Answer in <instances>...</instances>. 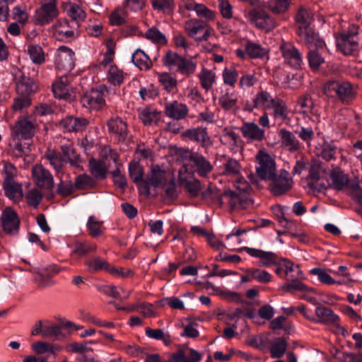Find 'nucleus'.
<instances>
[{
    "label": "nucleus",
    "instance_id": "46",
    "mask_svg": "<svg viewBox=\"0 0 362 362\" xmlns=\"http://www.w3.org/2000/svg\"><path fill=\"white\" fill-rule=\"evenodd\" d=\"M86 226L89 235L93 238L101 236L105 230L103 221H100L94 216L88 217Z\"/></svg>",
    "mask_w": 362,
    "mask_h": 362
},
{
    "label": "nucleus",
    "instance_id": "61",
    "mask_svg": "<svg viewBox=\"0 0 362 362\" xmlns=\"http://www.w3.org/2000/svg\"><path fill=\"white\" fill-rule=\"evenodd\" d=\"M145 37L148 40L156 44L163 45L167 43L165 36L156 28H151L148 29L145 33Z\"/></svg>",
    "mask_w": 362,
    "mask_h": 362
},
{
    "label": "nucleus",
    "instance_id": "21",
    "mask_svg": "<svg viewBox=\"0 0 362 362\" xmlns=\"http://www.w3.org/2000/svg\"><path fill=\"white\" fill-rule=\"evenodd\" d=\"M63 158L71 166H77L81 162L80 156L76 153L74 142L66 138L61 139L59 151Z\"/></svg>",
    "mask_w": 362,
    "mask_h": 362
},
{
    "label": "nucleus",
    "instance_id": "48",
    "mask_svg": "<svg viewBox=\"0 0 362 362\" xmlns=\"http://www.w3.org/2000/svg\"><path fill=\"white\" fill-rule=\"evenodd\" d=\"M89 170L91 174L98 178H105L107 173V166L103 160L90 158L89 160Z\"/></svg>",
    "mask_w": 362,
    "mask_h": 362
},
{
    "label": "nucleus",
    "instance_id": "62",
    "mask_svg": "<svg viewBox=\"0 0 362 362\" xmlns=\"http://www.w3.org/2000/svg\"><path fill=\"white\" fill-rule=\"evenodd\" d=\"M159 81L168 92L172 91L177 86V79L169 73H162L159 75Z\"/></svg>",
    "mask_w": 362,
    "mask_h": 362
},
{
    "label": "nucleus",
    "instance_id": "24",
    "mask_svg": "<svg viewBox=\"0 0 362 362\" xmlns=\"http://www.w3.org/2000/svg\"><path fill=\"white\" fill-rule=\"evenodd\" d=\"M184 135L189 140L199 144L202 147L207 148L212 145V141L207 132L206 128L197 127L188 129L184 132Z\"/></svg>",
    "mask_w": 362,
    "mask_h": 362
},
{
    "label": "nucleus",
    "instance_id": "52",
    "mask_svg": "<svg viewBox=\"0 0 362 362\" xmlns=\"http://www.w3.org/2000/svg\"><path fill=\"white\" fill-rule=\"evenodd\" d=\"M288 343L284 338H277L270 348L271 356L274 358L282 357L286 351Z\"/></svg>",
    "mask_w": 362,
    "mask_h": 362
},
{
    "label": "nucleus",
    "instance_id": "17",
    "mask_svg": "<svg viewBox=\"0 0 362 362\" xmlns=\"http://www.w3.org/2000/svg\"><path fill=\"white\" fill-rule=\"evenodd\" d=\"M81 102L86 108L99 110L105 106L104 92L102 90L92 89L90 92L84 94Z\"/></svg>",
    "mask_w": 362,
    "mask_h": 362
},
{
    "label": "nucleus",
    "instance_id": "50",
    "mask_svg": "<svg viewBox=\"0 0 362 362\" xmlns=\"http://www.w3.org/2000/svg\"><path fill=\"white\" fill-rule=\"evenodd\" d=\"M96 186L95 180L87 174L78 175L74 181V187L79 190L93 189Z\"/></svg>",
    "mask_w": 362,
    "mask_h": 362
},
{
    "label": "nucleus",
    "instance_id": "7",
    "mask_svg": "<svg viewBox=\"0 0 362 362\" xmlns=\"http://www.w3.org/2000/svg\"><path fill=\"white\" fill-rule=\"evenodd\" d=\"M185 29L189 37H194L198 42L207 41L212 30L205 22L197 18L187 21Z\"/></svg>",
    "mask_w": 362,
    "mask_h": 362
},
{
    "label": "nucleus",
    "instance_id": "20",
    "mask_svg": "<svg viewBox=\"0 0 362 362\" xmlns=\"http://www.w3.org/2000/svg\"><path fill=\"white\" fill-rule=\"evenodd\" d=\"M164 112L170 119L181 120L188 115L189 108L185 103L175 100L165 103Z\"/></svg>",
    "mask_w": 362,
    "mask_h": 362
},
{
    "label": "nucleus",
    "instance_id": "15",
    "mask_svg": "<svg viewBox=\"0 0 362 362\" xmlns=\"http://www.w3.org/2000/svg\"><path fill=\"white\" fill-rule=\"evenodd\" d=\"M16 89L22 96H29L38 90V86L35 81L18 71L15 76Z\"/></svg>",
    "mask_w": 362,
    "mask_h": 362
},
{
    "label": "nucleus",
    "instance_id": "49",
    "mask_svg": "<svg viewBox=\"0 0 362 362\" xmlns=\"http://www.w3.org/2000/svg\"><path fill=\"white\" fill-rule=\"evenodd\" d=\"M269 109L273 110V116L274 118L285 120L288 117V110L286 103L281 98H276V100L270 105Z\"/></svg>",
    "mask_w": 362,
    "mask_h": 362
},
{
    "label": "nucleus",
    "instance_id": "13",
    "mask_svg": "<svg viewBox=\"0 0 362 362\" xmlns=\"http://www.w3.org/2000/svg\"><path fill=\"white\" fill-rule=\"evenodd\" d=\"M280 49L285 62L296 69H301L303 64L302 54L291 43L284 42Z\"/></svg>",
    "mask_w": 362,
    "mask_h": 362
},
{
    "label": "nucleus",
    "instance_id": "6",
    "mask_svg": "<svg viewBox=\"0 0 362 362\" xmlns=\"http://www.w3.org/2000/svg\"><path fill=\"white\" fill-rule=\"evenodd\" d=\"M326 170L322 162L313 160L309 169V175L307 178L308 185L310 189L317 192L325 189L327 186L324 180Z\"/></svg>",
    "mask_w": 362,
    "mask_h": 362
},
{
    "label": "nucleus",
    "instance_id": "26",
    "mask_svg": "<svg viewBox=\"0 0 362 362\" xmlns=\"http://www.w3.org/2000/svg\"><path fill=\"white\" fill-rule=\"evenodd\" d=\"M238 93L235 91L229 89L222 90L218 98V104L225 111L235 112L238 110Z\"/></svg>",
    "mask_w": 362,
    "mask_h": 362
},
{
    "label": "nucleus",
    "instance_id": "1",
    "mask_svg": "<svg viewBox=\"0 0 362 362\" xmlns=\"http://www.w3.org/2000/svg\"><path fill=\"white\" fill-rule=\"evenodd\" d=\"M323 93L328 98L349 103L356 96V88L346 81L332 80L326 82L322 87Z\"/></svg>",
    "mask_w": 362,
    "mask_h": 362
},
{
    "label": "nucleus",
    "instance_id": "40",
    "mask_svg": "<svg viewBox=\"0 0 362 362\" xmlns=\"http://www.w3.org/2000/svg\"><path fill=\"white\" fill-rule=\"evenodd\" d=\"M284 267L285 268V279L287 281H296L303 279V274L298 264L284 259Z\"/></svg>",
    "mask_w": 362,
    "mask_h": 362
},
{
    "label": "nucleus",
    "instance_id": "54",
    "mask_svg": "<svg viewBox=\"0 0 362 362\" xmlns=\"http://www.w3.org/2000/svg\"><path fill=\"white\" fill-rule=\"evenodd\" d=\"M28 53L31 61L35 64H42L45 62V52L38 45H28Z\"/></svg>",
    "mask_w": 362,
    "mask_h": 362
},
{
    "label": "nucleus",
    "instance_id": "43",
    "mask_svg": "<svg viewBox=\"0 0 362 362\" xmlns=\"http://www.w3.org/2000/svg\"><path fill=\"white\" fill-rule=\"evenodd\" d=\"M201 87L209 91L212 88L216 81V75L214 71L209 70L206 68H202L200 73L198 75Z\"/></svg>",
    "mask_w": 362,
    "mask_h": 362
},
{
    "label": "nucleus",
    "instance_id": "47",
    "mask_svg": "<svg viewBox=\"0 0 362 362\" xmlns=\"http://www.w3.org/2000/svg\"><path fill=\"white\" fill-rule=\"evenodd\" d=\"M322 49H311L307 54L309 67L315 72L317 71L322 64L325 62V58L322 56L320 51Z\"/></svg>",
    "mask_w": 362,
    "mask_h": 362
},
{
    "label": "nucleus",
    "instance_id": "10",
    "mask_svg": "<svg viewBox=\"0 0 362 362\" xmlns=\"http://www.w3.org/2000/svg\"><path fill=\"white\" fill-rule=\"evenodd\" d=\"M248 19L255 27L267 32L276 27V23L274 18L262 9L251 10L248 13Z\"/></svg>",
    "mask_w": 362,
    "mask_h": 362
},
{
    "label": "nucleus",
    "instance_id": "37",
    "mask_svg": "<svg viewBox=\"0 0 362 362\" xmlns=\"http://www.w3.org/2000/svg\"><path fill=\"white\" fill-rule=\"evenodd\" d=\"M244 47L246 50L247 57L250 59L263 58L267 54V50L265 47L250 40L245 41Z\"/></svg>",
    "mask_w": 362,
    "mask_h": 362
},
{
    "label": "nucleus",
    "instance_id": "58",
    "mask_svg": "<svg viewBox=\"0 0 362 362\" xmlns=\"http://www.w3.org/2000/svg\"><path fill=\"white\" fill-rule=\"evenodd\" d=\"M290 5L288 0H269L267 6L273 13H284Z\"/></svg>",
    "mask_w": 362,
    "mask_h": 362
},
{
    "label": "nucleus",
    "instance_id": "53",
    "mask_svg": "<svg viewBox=\"0 0 362 362\" xmlns=\"http://www.w3.org/2000/svg\"><path fill=\"white\" fill-rule=\"evenodd\" d=\"M18 170L16 167L10 162L4 161L1 175L3 177V182L16 181V178L18 176Z\"/></svg>",
    "mask_w": 362,
    "mask_h": 362
},
{
    "label": "nucleus",
    "instance_id": "3",
    "mask_svg": "<svg viewBox=\"0 0 362 362\" xmlns=\"http://www.w3.org/2000/svg\"><path fill=\"white\" fill-rule=\"evenodd\" d=\"M185 159L183 164L187 165L189 170L197 173L202 177H206L213 170L214 166L202 154L190 151H185L182 154Z\"/></svg>",
    "mask_w": 362,
    "mask_h": 362
},
{
    "label": "nucleus",
    "instance_id": "22",
    "mask_svg": "<svg viewBox=\"0 0 362 362\" xmlns=\"http://www.w3.org/2000/svg\"><path fill=\"white\" fill-rule=\"evenodd\" d=\"M298 35L305 42L309 50L324 49L325 42L315 33L310 27H300Z\"/></svg>",
    "mask_w": 362,
    "mask_h": 362
},
{
    "label": "nucleus",
    "instance_id": "2",
    "mask_svg": "<svg viewBox=\"0 0 362 362\" xmlns=\"http://www.w3.org/2000/svg\"><path fill=\"white\" fill-rule=\"evenodd\" d=\"M37 127V121L33 116H21L14 125L11 127V139L13 141L30 139L34 136Z\"/></svg>",
    "mask_w": 362,
    "mask_h": 362
},
{
    "label": "nucleus",
    "instance_id": "31",
    "mask_svg": "<svg viewBox=\"0 0 362 362\" xmlns=\"http://www.w3.org/2000/svg\"><path fill=\"white\" fill-rule=\"evenodd\" d=\"M327 182L334 189L341 190L348 185L349 177L340 168H335L331 170Z\"/></svg>",
    "mask_w": 362,
    "mask_h": 362
},
{
    "label": "nucleus",
    "instance_id": "42",
    "mask_svg": "<svg viewBox=\"0 0 362 362\" xmlns=\"http://www.w3.org/2000/svg\"><path fill=\"white\" fill-rule=\"evenodd\" d=\"M126 75L116 64H111L107 69V79L110 84L119 86L124 83Z\"/></svg>",
    "mask_w": 362,
    "mask_h": 362
},
{
    "label": "nucleus",
    "instance_id": "34",
    "mask_svg": "<svg viewBox=\"0 0 362 362\" xmlns=\"http://www.w3.org/2000/svg\"><path fill=\"white\" fill-rule=\"evenodd\" d=\"M317 322L339 326V317L332 310L325 306H317L315 309Z\"/></svg>",
    "mask_w": 362,
    "mask_h": 362
},
{
    "label": "nucleus",
    "instance_id": "38",
    "mask_svg": "<svg viewBox=\"0 0 362 362\" xmlns=\"http://www.w3.org/2000/svg\"><path fill=\"white\" fill-rule=\"evenodd\" d=\"M145 334L149 339L161 341L165 346H170L173 343L170 334L163 329L147 327L145 328Z\"/></svg>",
    "mask_w": 362,
    "mask_h": 362
},
{
    "label": "nucleus",
    "instance_id": "56",
    "mask_svg": "<svg viewBox=\"0 0 362 362\" xmlns=\"http://www.w3.org/2000/svg\"><path fill=\"white\" fill-rule=\"evenodd\" d=\"M97 245L88 241L76 243L74 252L79 256H83L89 253L95 252Z\"/></svg>",
    "mask_w": 362,
    "mask_h": 362
},
{
    "label": "nucleus",
    "instance_id": "39",
    "mask_svg": "<svg viewBox=\"0 0 362 362\" xmlns=\"http://www.w3.org/2000/svg\"><path fill=\"white\" fill-rule=\"evenodd\" d=\"M107 127L110 132L122 139H124L127 135V124L118 117L111 118L107 122Z\"/></svg>",
    "mask_w": 362,
    "mask_h": 362
},
{
    "label": "nucleus",
    "instance_id": "12",
    "mask_svg": "<svg viewBox=\"0 0 362 362\" xmlns=\"http://www.w3.org/2000/svg\"><path fill=\"white\" fill-rule=\"evenodd\" d=\"M56 32L62 40H71L80 35L79 24L66 18L59 19L54 25Z\"/></svg>",
    "mask_w": 362,
    "mask_h": 362
},
{
    "label": "nucleus",
    "instance_id": "35",
    "mask_svg": "<svg viewBox=\"0 0 362 362\" xmlns=\"http://www.w3.org/2000/svg\"><path fill=\"white\" fill-rule=\"evenodd\" d=\"M84 264L89 272L95 273L99 271H106L108 272L110 264L104 259L99 256H93L86 259Z\"/></svg>",
    "mask_w": 362,
    "mask_h": 362
},
{
    "label": "nucleus",
    "instance_id": "41",
    "mask_svg": "<svg viewBox=\"0 0 362 362\" xmlns=\"http://www.w3.org/2000/svg\"><path fill=\"white\" fill-rule=\"evenodd\" d=\"M132 61L141 71L149 70L152 66V62L148 56L140 49H137L132 54Z\"/></svg>",
    "mask_w": 362,
    "mask_h": 362
},
{
    "label": "nucleus",
    "instance_id": "28",
    "mask_svg": "<svg viewBox=\"0 0 362 362\" xmlns=\"http://www.w3.org/2000/svg\"><path fill=\"white\" fill-rule=\"evenodd\" d=\"M52 91L54 96L57 98L66 100H71V88L66 74L59 77L52 84Z\"/></svg>",
    "mask_w": 362,
    "mask_h": 362
},
{
    "label": "nucleus",
    "instance_id": "30",
    "mask_svg": "<svg viewBox=\"0 0 362 362\" xmlns=\"http://www.w3.org/2000/svg\"><path fill=\"white\" fill-rule=\"evenodd\" d=\"M279 136L281 146L286 150L294 152L300 148V142L291 132L281 129L279 130Z\"/></svg>",
    "mask_w": 362,
    "mask_h": 362
},
{
    "label": "nucleus",
    "instance_id": "23",
    "mask_svg": "<svg viewBox=\"0 0 362 362\" xmlns=\"http://www.w3.org/2000/svg\"><path fill=\"white\" fill-rule=\"evenodd\" d=\"M270 184V190L274 195H281L286 193L291 188L293 180L289 177V173L283 170L281 172L279 176L275 175Z\"/></svg>",
    "mask_w": 362,
    "mask_h": 362
},
{
    "label": "nucleus",
    "instance_id": "59",
    "mask_svg": "<svg viewBox=\"0 0 362 362\" xmlns=\"http://www.w3.org/2000/svg\"><path fill=\"white\" fill-rule=\"evenodd\" d=\"M310 273L314 276H317L318 280L327 285L335 284L336 281L327 273V270L322 267L313 268Z\"/></svg>",
    "mask_w": 362,
    "mask_h": 362
},
{
    "label": "nucleus",
    "instance_id": "51",
    "mask_svg": "<svg viewBox=\"0 0 362 362\" xmlns=\"http://www.w3.org/2000/svg\"><path fill=\"white\" fill-rule=\"evenodd\" d=\"M129 176L132 181L136 185L142 186L144 185L143 179L144 169L143 167L137 162H131L129 165Z\"/></svg>",
    "mask_w": 362,
    "mask_h": 362
},
{
    "label": "nucleus",
    "instance_id": "11",
    "mask_svg": "<svg viewBox=\"0 0 362 362\" xmlns=\"http://www.w3.org/2000/svg\"><path fill=\"white\" fill-rule=\"evenodd\" d=\"M32 177L35 184L40 188L52 189L54 185L51 173L40 164L32 168Z\"/></svg>",
    "mask_w": 362,
    "mask_h": 362
},
{
    "label": "nucleus",
    "instance_id": "8",
    "mask_svg": "<svg viewBox=\"0 0 362 362\" xmlns=\"http://www.w3.org/2000/svg\"><path fill=\"white\" fill-rule=\"evenodd\" d=\"M178 182L185 187L190 197H196L199 195L201 183L199 180L194 178L193 172L189 170L187 165L183 164L180 169Z\"/></svg>",
    "mask_w": 362,
    "mask_h": 362
},
{
    "label": "nucleus",
    "instance_id": "33",
    "mask_svg": "<svg viewBox=\"0 0 362 362\" xmlns=\"http://www.w3.org/2000/svg\"><path fill=\"white\" fill-rule=\"evenodd\" d=\"M2 187L5 195L15 202H18L23 199V191L22 185L17 182H8L2 183Z\"/></svg>",
    "mask_w": 362,
    "mask_h": 362
},
{
    "label": "nucleus",
    "instance_id": "57",
    "mask_svg": "<svg viewBox=\"0 0 362 362\" xmlns=\"http://www.w3.org/2000/svg\"><path fill=\"white\" fill-rule=\"evenodd\" d=\"M296 22L300 27H310V23L313 21V13L310 10L304 7H300L296 16Z\"/></svg>",
    "mask_w": 362,
    "mask_h": 362
},
{
    "label": "nucleus",
    "instance_id": "16",
    "mask_svg": "<svg viewBox=\"0 0 362 362\" xmlns=\"http://www.w3.org/2000/svg\"><path fill=\"white\" fill-rule=\"evenodd\" d=\"M243 136L249 142H261L265 138V130L253 122H244L239 128Z\"/></svg>",
    "mask_w": 362,
    "mask_h": 362
},
{
    "label": "nucleus",
    "instance_id": "9",
    "mask_svg": "<svg viewBox=\"0 0 362 362\" xmlns=\"http://www.w3.org/2000/svg\"><path fill=\"white\" fill-rule=\"evenodd\" d=\"M54 63L56 69L66 74L75 66V54L71 49L61 46L57 50Z\"/></svg>",
    "mask_w": 362,
    "mask_h": 362
},
{
    "label": "nucleus",
    "instance_id": "32",
    "mask_svg": "<svg viewBox=\"0 0 362 362\" xmlns=\"http://www.w3.org/2000/svg\"><path fill=\"white\" fill-rule=\"evenodd\" d=\"M165 180V173L158 168H154L151 170L147 178L144 181V187L146 192L149 194L150 187H158L163 185Z\"/></svg>",
    "mask_w": 362,
    "mask_h": 362
},
{
    "label": "nucleus",
    "instance_id": "60",
    "mask_svg": "<svg viewBox=\"0 0 362 362\" xmlns=\"http://www.w3.org/2000/svg\"><path fill=\"white\" fill-rule=\"evenodd\" d=\"M197 69V63L190 59L182 57L181 62L177 67V71L180 74L189 76L192 75Z\"/></svg>",
    "mask_w": 362,
    "mask_h": 362
},
{
    "label": "nucleus",
    "instance_id": "27",
    "mask_svg": "<svg viewBox=\"0 0 362 362\" xmlns=\"http://www.w3.org/2000/svg\"><path fill=\"white\" fill-rule=\"evenodd\" d=\"M89 122L87 119L83 117H75L67 116L62 119L60 125L68 132H78L85 130Z\"/></svg>",
    "mask_w": 362,
    "mask_h": 362
},
{
    "label": "nucleus",
    "instance_id": "4",
    "mask_svg": "<svg viewBox=\"0 0 362 362\" xmlns=\"http://www.w3.org/2000/svg\"><path fill=\"white\" fill-rule=\"evenodd\" d=\"M59 15L57 0H40V6L33 16L35 25L45 26L54 21Z\"/></svg>",
    "mask_w": 362,
    "mask_h": 362
},
{
    "label": "nucleus",
    "instance_id": "14",
    "mask_svg": "<svg viewBox=\"0 0 362 362\" xmlns=\"http://www.w3.org/2000/svg\"><path fill=\"white\" fill-rule=\"evenodd\" d=\"M356 32L341 34L337 39V47L344 55H354L358 52V42L355 39L358 33V27H356Z\"/></svg>",
    "mask_w": 362,
    "mask_h": 362
},
{
    "label": "nucleus",
    "instance_id": "44",
    "mask_svg": "<svg viewBox=\"0 0 362 362\" xmlns=\"http://www.w3.org/2000/svg\"><path fill=\"white\" fill-rule=\"evenodd\" d=\"M276 100V98H272L271 95L267 91H260L257 93L253 99V105L251 108H248L252 111L253 108L264 107L269 109L272 104Z\"/></svg>",
    "mask_w": 362,
    "mask_h": 362
},
{
    "label": "nucleus",
    "instance_id": "19",
    "mask_svg": "<svg viewBox=\"0 0 362 362\" xmlns=\"http://www.w3.org/2000/svg\"><path fill=\"white\" fill-rule=\"evenodd\" d=\"M223 197L227 200L231 209H245L253 204L247 193L229 190L223 193Z\"/></svg>",
    "mask_w": 362,
    "mask_h": 362
},
{
    "label": "nucleus",
    "instance_id": "5",
    "mask_svg": "<svg viewBox=\"0 0 362 362\" xmlns=\"http://www.w3.org/2000/svg\"><path fill=\"white\" fill-rule=\"evenodd\" d=\"M257 175L264 180H272L276 175V163L274 158L265 151L260 149L255 156Z\"/></svg>",
    "mask_w": 362,
    "mask_h": 362
},
{
    "label": "nucleus",
    "instance_id": "64",
    "mask_svg": "<svg viewBox=\"0 0 362 362\" xmlns=\"http://www.w3.org/2000/svg\"><path fill=\"white\" fill-rule=\"evenodd\" d=\"M182 57L177 53L170 50L168 51L163 57V63L165 66L173 69V67H178L179 64L181 62Z\"/></svg>",
    "mask_w": 362,
    "mask_h": 362
},
{
    "label": "nucleus",
    "instance_id": "29",
    "mask_svg": "<svg viewBox=\"0 0 362 362\" xmlns=\"http://www.w3.org/2000/svg\"><path fill=\"white\" fill-rule=\"evenodd\" d=\"M2 226L4 230L8 233L16 232L18 230L20 220L17 214L11 208H6L2 214Z\"/></svg>",
    "mask_w": 362,
    "mask_h": 362
},
{
    "label": "nucleus",
    "instance_id": "18",
    "mask_svg": "<svg viewBox=\"0 0 362 362\" xmlns=\"http://www.w3.org/2000/svg\"><path fill=\"white\" fill-rule=\"evenodd\" d=\"M241 250H245L250 256L258 258L259 259V264L262 267H271L276 266L279 260L277 255L272 252L247 247H244Z\"/></svg>",
    "mask_w": 362,
    "mask_h": 362
},
{
    "label": "nucleus",
    "instance_id": "55",
    "mask_svg": "<svg viewBox=\"0 0 362 362\" xmlns=\"http://www.w3.org/2000/svg\"><path fill=\"white\" fill-rule=\"evenodd\" d=\"M67 14L72 19L71 22H77L79 25L86 18L84 10L77 4H70L67 9Z\"/></svg>",
    "mask_w": 362,
    "mask_h": 362
},
{
    "label": "nucleus",
    "instance_id": "36",
    "mask_svg": "<svg viewBox=\"0 0 362 362\" xmlns=\"http://www.w3.org/2000/svg\"><path fill=\"white\" fill-rule=\"evenodd\" d=\"M139 117L145 125L156 124L160 118V112L149 107L138 110Z\"/></svg>",
    "mask_w": 362,
    "mask_h": 362
},
{
    "label": "nucleus",
    "instance_id": "45",
    "mask_svg": "<svg viewBox=\"0 0 362 362\" xmlns=\"http://www.w3.org/2000/svg\"><path fill=\"white\" fill-rule=\"evenodd\" d=\"M240 170V163L232 158H228L222 166V175L227 177H239Z\"/></svg>",
    "mask_w": 362,
    "mask_h": 362
},
{
    "label": "nucleus",
    "instance_id": "25",
    "mask_svg": "<svg viewBox=\"0 0 362 362\" xmlns=\"http://www.w3.org/2000/svg\"><path fill=\"white\" fill-rule=\"evenodd\" d=\"M44 158L47 160L49 164L55 170L57 176L64 173V169L66 162L58 150L49 148H47L45 152Z\"/></svg>",
    "mask_w": 362,
    "mask_h": 362
},
{
    "label": "nucleus",
    "instance_id": "63",
    "mask_svg": "<svg viewBox=\"0 0 362 362\" xmlns=\"http://www.w3.org/2000/svg\"><path fill=\"white\" fill-rule=\"evenodd\" d=\"M222 76L225 84L234 87L238 78V72L234 67L225 68Z\"/></svg>",
    "mask_w": 362,
    "mask_h": 362
}]
</instances>
